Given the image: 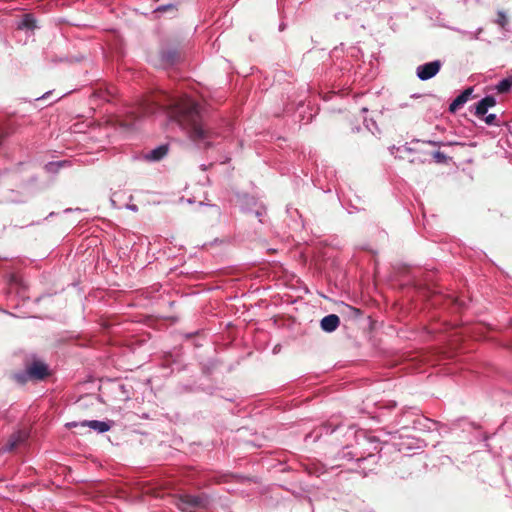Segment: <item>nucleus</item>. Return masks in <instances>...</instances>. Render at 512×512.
Segmentation results:
<instances>
[{
	"mask_svg": "<svg viewBox=\"0 0 512 512\" xmlns=\"http://www.w3.org/2000/svg\"><path fill=\"white\" fill-rule=\"evenodd\" d=\"M512 87V79L506 78L499 82L497 90L499 93H506Z\"/></svg>",
	"mask_w": 512,
	"mask_h": 512,
	"instance_id": "nucleus-13",
	"label": "nucleus"
},
{
	"mask_svg": "<svg viewBox=\"0 0 512 512\" xmlns=\"http://www.w3.org/2000/svg\"><path fill=\"white\" fill-rule=\"evenodd\" d=\"M473 92V88L465 89L458 95L449 106L450 112H456L463 104H465Z\"/></svg>",
	"mask_w": 512,
	"mask_h": 512,
	"instance_id": "nucleus-11",
	"label": "nucleus"
},
{
	"mask_svg": "<svg viewBox=\"0 0 512 512\" xmlns=\"http://www.w3.org/2000/svg\"><path fill=\"white\" fill-rule=\"evenodd\" d=\"M442 63L440 60L425 63L417 67L416 74L422 81L433 78L441 69Z\"/></svg>",
	"mask_w": 512,
	"mask_h": 512,
	"instance_id": "nucleus-5",
	"label": "nucleus"
},
{
	"mask_svg": "<svg viewBox=\"0 0 512 512\" xmlns=\"http://www.w3.org/2000/svg\"><path fill=\"white\" fill-rule=\"evenodd\" d=\"M495 104H496V100L494 97L486 96L485 98H483L481 101H479L477 103L475 115L477 117L484 116L487 113L488 108L493 107Z\"/></svg>",
	"mask_w": 512,
	"mask_h": 512,
	"instance_id": "nucleus-10",
	"label": "nucleus"
},
{
	"mask_svg": "<svg viewBox=\"0 0 512 512\" xmlns=\"http://www.w3.org/2000/svg\"><path fill=\"white\" fill-rule=\"evenodd\" d=\"M170 114L192 141L198 142L210 137V131L203 127L199 106L194 100L187 97L179 99Z\"/></svg>",
	"mask_w": 512,
	"mask_h": 512,
	"instance_id": "nucleus-1",
	"label": "nucleus"
},
{
	"mask_svg": "<svg viewBox=\"0 0 512 512\" xmlns=\"http://www.w3.org/2000/svg\"><path fill=\"white\" fill-rule=\"evenodd\" d=\"M25 370L12 373L11 378L24 385L28 381H41L50 375L48 365L36 355H29L24 359Z\"/></svg>",
	"mask_w": 512,
	"mask_h": 512,
	"instance_id": "nucleus-2",
	"label": "nucleus"
},
{
	"mask_svg": "<svg viewBox=\"0 0 512 512\" xmlns=\"http://www.w3.org/2000/svg\"><path fill=\"white\" fill-rule=\"evenodd\" d=\"M175 506L182 512H198L208 508L209 497L205 494H179L174 498Z\"/></svg>",
	"mask_w": 512,
	"mask_h": 512,
	"instance_id": "nucleus-4",
	"label": "nucleus"
},
{
	"mask_svg": "<svg viewBox=\"0 0 512 512\" xmlns=\"http://www.w3.org/2000/svg\"><path fill=\"white\" fill-rule=\"evenodd\" d=\"M168 150V145L163 144L146 153L144 157L148 161H159L167 155Z\"/></svg>",
	"mask_w": 512,
	"mask_h": 512,
	"instance_id": "nucleus-12",
	"label": "nucleus"
},
{
	"mask_svg": "<svg viewBox=\"0 0 512 512\" xmlns=\"http://www.w3.org/2000/svg\"><path fill=\"white\" fill-rule=\"evenodd\" d=\"M161 97H163V95L155 94L143 99L136 108L127 112L124 125L130 126L137 119L154 114L158 109L163 107Z\"/></svg>",
	"mask_w": 512,
	"mask_h": 512,
	"instance_id": "nucleus-3",
	"label": "nucleus"
},
{
	"mask_svg": "<svg viewBox=\"0 0 512 512\" xmlns=\"http://www.w3.org/2000/svg\"><path fill=\"white\" fill-rule=\"evenodd\" d=\"M28 437L29 433L26 430H19L13 433L9 437L6 445L3 447V450L7 452L15 451L17 448L21 447L26 443Z\"/></svg>",
	"mask_w": 512,
	"mask_h": 512,
	"instance_id": "nucleus-6",
	"label": "nucleus"
},
{
	"mask_svg": "<svg viewBox=\"0 0 512 512\" xmlns=\"http://www.w3.org/2000/svg\"><path fill=\"white\" fill-rule=\"evenodd\" d=\"M181 58L180 51L175 47L162 49L160 52V60L164 65H173Z\"/></svg>",
	"mask_w": 512,
	"mask_h": 512,
	"instance_id": "nucleus-8",
	"label": "nucleus"
},
{
	"mask_svg": "<svg viewBox=\"0 0 512 512\" xmlns=\"http://www.w3.org/2000/svg\"><path fill=\"white\" fill-rule=\"evenodd\" d=\"M496 22L502 28H505V26L508 24V19L506 17V14L503 11H498Z\"/></svg>",
	"mask_w": 512,
	"mask_h": 512,
	"instance_id": "nucleus-14",
	"label": "nucleus"
},
{
	"mask_svg": "<svg viewBox=\"0 0 512 512\" xmlns=\"http://www.w3.org/2000/svg\"><path fill=\"white\" fill-rule=\"evenodd\" d=\"M496 119H497V118H496V115H495V114H489V115H487V116L485 117L484 121H485V123H486V124H488V125H498V124L496 123Z\"/></svg>",
	"mask_w": 512,
	"mask_h": 512,
	"instance_id": "nucleus-18",
	"label": "nucleus"
},
{
	"mask_svg": "<svg viewBox=\"0 0 512 512\" xmlns=\"http://www.w3.org/2000/svg\"><path fill=\"white\" fill-rule=\"evenodd\" d=\"M433 158L436 160V162L438 163H443L446 161L447 157L444 153L440 152V151H436L433 153Z\"/></svg>",
	"mask_w": 512,
	"mask_h": 512,
	"instance_id": "nucleus-17",
	"label": "nucleus"
},
{
	"mask_svg": "<svg viewBox=\"0 0 512 512\" xmlns=\"http://www.w3.org/2000/svg\"><path fill=\"white\" fill-rule=\"evenodd\" d=\"M176 11L177 8L175 5L173 4H168V5H162V6H159L157 9H156V12H166V11Z\"/></svg>",
	"mask_w": 512,
	"mask_h": 512,
	"instance_id": "nucleus-16",
	"label": "nucleus"
},
{
	"mask_svg": "<svg viewBox=\"0 0 512 512\" xmlns=\"http://www.w3.org/2000/svg\"><path fill=\"white\" fill-rule=\"evenodd\" d=\"M67 426L69 428H73V427H78V426H82V427H89L99 433H104V432H107L110 430L111 426L109 423L107 422H104V421H98V420H91V421H83V422H70L67 424Z\"/></svg>",
	"mask_w": 512,
	"mask_h": 512,
	"instance_id": "nucleus-7",
	"label": "nucleus"
},
{
	"mask_svg": "<svg viewBox=\"0 0 512 512\" xmlns=\"http://www.w3.org/2000/svg\"><path fill=\"white\" fill-rule=\"evenodd\" d=\"M22 25L28 29H33L36 27L35 20L33 18H31L29 15L25 16V18L22 22Z\"/></svg>",
	"mask_w": 512,
	"mask_h": 512,
	"instance_id": "nucleus-15",
	"label": "nucleus"
},
{
	"mask_svg": "<svg viewBox=\"0 0 512 512\" xmlns=\"http://www.w3.org/2000/svg\"><path fill=\"white\" fill-rule=\"evenodd\" d=\"M340 324V318L336 314H329L325 316L320 323V326L325 332L335 331Z\"/></svg>",
	"mask_w": 512,
	"mask_h": 512,
	"instance_id": "nucleus-9",
	"label": "nucleus"
}]
</instances>
